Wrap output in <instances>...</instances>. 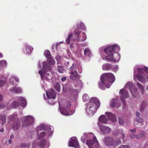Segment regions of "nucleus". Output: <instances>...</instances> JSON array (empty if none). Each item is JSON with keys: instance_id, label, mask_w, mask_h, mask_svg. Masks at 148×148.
I'll list each match as a JSON object with an SVG mask.
<instances>
[{"instance_id": "21", "label": "nucleus", "mask_w": 148, "mask_h": 148, "mask_svg": "<svg viewBox=\"0 0 148 148\" xmlns=\"http://www.w3.org/2000/svg\"><path fill=\"white\" fill-rule=\"evenodd\" d=\"M105 114L106 115L108 119L112 122L115 123L117 121V119L116 115L114 114L111 112H106Z\"/></svg>"}, {"instance_id": "40", "label": "nucleus", "mask_w": 148, "mask_h": 148, "mask_svg": "<svg viewBox=\"0 0 148 148\" xmlns=\"http://www.w3.org/2000/svg\"><path fill=\"white\" fill-rule=\"evenodd\" d=\"M6 121V118L5 116H0V125L4 124Z\"/></svg>"}, {"instance_id": "34", "label": "nucleus", "mask_w": 148, "mask_h": 148, "mask_svg": "<svg viewBox=\"0 0 148 148\" xmlns=\"http://www.w3.org/2000/svg\"><path fill=\"white\" fill-rule=\"evenodd\" d=\"M19 105L18 102L16 101H13L10 104V106L13 108H16L18 107Z\"/></svg>"}, {"instance_id": "30", "label": "nucleus", "mask_w": 148, "mask_h": 148, "mask_svg": "<svg viewBox=\"0 0 148 148\" xmlns=\"http://www.w3.org/2000/svg\"><path fill=\"white\" fill-rule=\"evenodd\" d=\"M15 81L17 82H19V79L18 77L15 76H11L10 79V84L14 85Z\"/></svg>"}, {"instance_id": "11", "label": "nucleus", "mask_w": 148, "mask_h": 148, "mask_svg": "<svg viewBox=\"0 0 148 148\" xmlns=\"http://www.w3.org/2000/svg\"><path fill=\"white\" fill-rule=\"evenodd\" d=\"M34 118L31 116L28 115L23 117L22 120V127H25L31 125H33L34 122Z\"/></svg>"}, {"instance_id": "43", "label": "nucleus", "mask_w": 148, "mask_h": 148, "mask_svg": "<svg viewBox=\"0 0 148 148\" xmlns=\"http://www.w3.org/2000/svg\"><path fill=\"white\" fill-rule=\"evenodd\" d=\"M119 66L117 65H112V67L111 69V70L114 71L115 73H116L119 70Z\"/></svg>"}, {"instance_id": "14", "label": "nucleus", "mask_w": 148, "mask_h": 148, "mask_svg": "<svg viewBox=\"0 0 148 148\" xmlns=\"http://www.w3.org/2000/svg\"><path fill=\"white\" fill-rule=\"evenodd\" d=\"M69 146L75 148H79L80 145L76 137H73L71 138L68 142Z\"/></svg>"}, {"instance_id": "55", "label": "nucleus", "mask_w": 148, "mask_h": 148, "mask_svg": "<svg viewBox=\"0 0 148 148\" xmlns=\"http://www.w3.org/2000/svg\"><path fill=\"white\" fill-rule=\"evenodd\" d=\"M56 58L58 62H60L61 60L62 62V57L60 56L57 55L56 57Z\"/></svg>"}, {"instance_id": "53", "label": "nucleus", "mask_w": 148, "mask_h": 148, "mask_svg": "<svg viewBox=\"0 0 148 148\" xmlns=\"http://www.w3.org/2000/svg\"><path fill=\"white\" fill-rule=\"evenodd\" d=\"M119 123L120 125H122L124 124V119L121 117L119 118Z\"/></svg>"}, {"instance_id": "28", "label": "nucleus", "mask_w": 148, "mask_h": 148, "mask_svg": "<svg viewBox=\"0 0 148 148\" xmlns=\"http://www.w3.org/2000/svg\"><path fill=\"white\" fill-rule=\"evenodd\" d=\"M76 82L73 83L74 86L80 89H81L82 87L83 84L82 81L79 79H77L74 81Z\"/></svg>"}, {"instance_id": "62", "label": "nucleus", "mask_w": 148, "mask_h": 148, "mask_svg": "<svg viewBox=\"0 0 148 148\" xmlns=\"http://www.w3.org/2000/svg\"><path fill=\"white\" fill-rule=\"evenodd\" d=\"M140 135L141 136V137H142L145 136L146 134L144 132L142 131L141 132Z\"/></svg>"}, {"instance_id": "56", "label": "nucleus", "mask_w": 148, "mask_h": 148, "mask_svg": "<svg viewBox=\"0 0 148 148\" xmlns=\"http://www.w3.org/2000/svg\"><path fill=\"white\" fill-rule=\"evenodd\" d=\"M5 83V80L3 79H0V87H2L4 86Z\"/></svg>"}, {"instance_id": "13", "label": "nucleus", "mask_w": 148, "mask_h": 148, "mask_svg": "<svg viewBox=\"0 0 148 148\" xmlns=\"http://www.w3.org/2000/svg\"><path fill=\"white\" fill-rule=\"evenodd\" d=\"M53 129V127L41 123L38 126L35 128V131L36 134L38 135L39 131L44 130L45 131L51 130Z\"/></svg>"}, {"instance_id": "32", "label": "nucleus", "mask_w": 148, "mask_h": 148, "mask_svg": "<svg viewBox=\"0 0 148 148\" xmlns=\"http://www.w3.org/2000/svg\"><path fill=\"white\" fill-rule=\"evenodd\" d=\"M112 65L110 64L106 63L102 65V69L103 70L109 71L111 70Z\"/></svg>"}, {"instance_id": "24", "label": "nucleus", "mask_w": 148, "mask_h": 148, "mask_svg": "<svg viewBox=\"0 0 148 148\" xmlns=\"http://www.w3.org/2000/svg\"><path fill=\"white\" fill-rule=\"evenodd\" d=\"M69 73L70 74V77L71 79L75 81L78 77L79 75L77 71H70Z\"/></svg>"}, {"instance_id": "41", "label": "nucleus", "mask_w": 148, "mask_h": 148, "mask_svg": "<svg viewBox=\"0 0 148 148\" xmlns=\"http://www.w3.org/2000/svg\"><path fill=\"white\" fill-rule=\"evenodd\" d=\"M58 71L60 73H63L66 71L65 69L61 65H58L57 66Z\"/></svg>"}, {"instance_id": "4", "label": "nucleus", "mask_w": 148, "mask_h": 148, "mask_svg": "<svg viewBox=\"0 0 148 148\" xmlns=\"http://www.w3.org/2000/svg\"><path fill=\"white\" fill-rule=\"evenodd\" d=\"M101 81L98 83L99 88L102 90L105 89V87L109 88L115 80L114 75L111 73L103 74L101 76Z\"/></svg>"}, {"instance_id": "51", "label": "nucleus", "mask_w": 148, "mask_h": 148, "mask_svg": "<svg viewBox=\"0 0 148 148\" xmlns=\"http://www.w3.org/2000/svg\"><path fill=\"white\" fill-rule=\"evenodd\" d=\"M146 105V103L145 102L143 101L142 103L140 109V111H143L144 110L145 108Z\"/></svg>"}, {"instance_id": "18", "label": "nucleus", "mask_w": 148, "mask_h": 148, "mask_svg": "<svg viewBox=\"0 0 148 148\" xmlns=\"http://www.w3.org/2000/svg\"><path fill=\"white\" fill-rule=\"evenodd\" d=\"M33 48L28 44L25 43L24 44L23 51L24 53L27 55H30L32 52Z\"/></svg>"}, {"instance_id": "8", "label": "nucleus", "mask_w": 148, "mask_h": 148, "mask_svg": "<svg viewBox=\"0 0 148 148\" xmlns=\"http://www.w3.org/2000/svg\"><path fill=\"white\" fill-rule=\"evenodd\" d=\"M62 90L64 92H67L71 99H76L78 95L77 89H73L72 84H67L63 85Z\"/></svg>"}, {"instance_id": "46", "label": "nucleus", "mask_w": 148, "mask_h": 148, "mask_svg": "<svg viewBox=\"0 0 148 148\" xmlns=\"http://www.w3.org/2000/svg\"><path fill=\"white\" fill-rule=\"evenodd\" d=\"M47 60L48 61V62H47V63L49 65H53L55 63V62L54 60L53 59H52V58H51Z\"/></svg>"}, {"instance_id": "48", "label": "nucleus", "mask_w": 148, "mask_h": 148, "mask_svg": "<svg viewBox=\"0 0 148 148\" xmlns=\"http://www.w3.org/2000/svg\"><path fill=\"white\" fill-rule=\"evenodd\" d=\"M89 97L88 95L86 94H84L83 96V99L84 102H86L89 100Z\"/></svg>"}, {"instance_id": "60", "label": "nucleus", "mask_w": 148, "mask_h": 148, "mask_svg": "<svg viewBox=\"0 0 148 148\" xmlns=\"http://www.w3.org/2000/svg\"><path fill=\"white\" fill-rule=\"evenodd\" d=\"M120 134L121 135V136L123 138H124L125 137V134L122 131L121 132Z\"/></svg>"}, {"instance_id": "59", "label": "nucleus", "mask_w": 148, "mask_h": 148, "mask_svg": "<svg viewBox=\"0 0 148 148\" xmlns=\"http://www.w3.org/2000/svg\"><path fill=\"white\" fill-rule=\"evenodd\" d=\"M5 105L3 103H0V109H4L5 108Z\"/></svg>"}, {"instance_id": "29", "label": "nucleus", "mask_w": 148, "mask_h": 148, "mask_svg": "<svg viewBox=\"0 0 148 148\" xmlns=\"http://www.w3.org/2000/svg\"><path fill=\"white\" fill-rule=\"evenodd\" d=\"M84 54L85 56H87L89 58L92 56L91 52L88 48H86L84 50Z\"/></svg>"}, {"instance_id": "50", "label": "nucleus", "mask_w": 148, "mask_h": 148, "mask_svg": "<svg viewBox=\"0 0 148 148\" xmlns=\"http://www.w3.org/2000/svg\"><path fill=\"white\" fill-rule=\"evenodd\" d=\"M30 145L28 143H22L21 145V148H29Z\"/></svg>"}, {"instance_id": "1", "label": "nucleus", "mask_w": 148, "mask_h": 148, "mask_svg": "<svg viewBox=\"0 0 148 148\" xmlns=\"http://www.w3.org/2000/svg\"><path fill=\"white\" fill-rule=\"evenodd\" d=\"M120 50L119 46L117 44H115L105 49L104 53L108 55L105 57L102 58L104 60H106L108 62H118L121 58L120 54L118 52Z\"/></svg>"}, {"instance_id": "5", "label": "nucleus", "mask_w": 148, "mask_h": 148, "mask_svg": "<svg viewBox=\"0 0 148 148\" xmlns=\"http://www.w3.org/2000/svg\"><path fill=\"white\" fill-rule=\"evenodd\" d=\"M134 78L136 77L138 80L142 83L146 82V77L148 79V67L143 66L141 67H134Z\"/></svg>"}, {"instance_id": "2", "label": "nucleus", "mask_w": 148, "mask_h": 148, "mask_svg": "<svg viewBox=\"0 0 148 148\" xmlns=\"http://www.w3.org/2000/svg\"><path fill=\"white\" fill-rule=\"evenodd\" d=\"M83 143H86L89 148H99V144L93 133H84L81 138Z\"/></svg>"}, {"instance_id": "25", "label": "nucleus", "mask_w": 148, "mask_h": 148, "mask_svg": "<svg viewBox=\"0 0 148 148\" xmlns=\"http://www.w3.org/2000/svg\"><path fill=\"white\" fill-rule=\"evenodd\" d=\"M121 103L120 101L118 99L117 97L113 99L110 104V106L114 107H117L120 106Z\"/></svg>"}, {"instance_id": "38", "label": "nucleus", "mask_w": 148, "mask_h": 148, "mask_svg": "<svg viewBox=\"0 0 148 148\" xmlns=\"http://www.w3.org/2000/svg\"><path fill=\"white\" fill-rule=\"evenodd\" d=\"M44 54L47 59V60H48L52 58L50 52L48 50H47L45 51L44 52Z\"/></svg>"}, {"instance_id": "16", "label": "nucleus", "mask_w": 148, "mask_h": 148, "mask_svg": "<svg viewBox=\"0 0 148 148\" xmlns=\"http://www.w3.org/2000/svg\"><path fill=\"white\" fill-rule=\"evenodd\" d=\"M103 143L107 146H114V139L111 137H107L103 139Z\"/></svg>"}, {"instance_id": "9", "label": "nucleus", "mask_w": 148, "mask_h": 148, "mask_svg": "<svg viewBox=\"0 0 148 148\" xmlns=\"http://www.w3.org/2000/svg\"><path fill=\"white\" fill-rule=\"evenodd\" d=\"M38 69H40L38 72L40 76H42L43 74H46L48 72L51 71L52 67L49 65L47 61L40 62L39 61L38 64Z\"/></svg>"}, {"instance_id": "15", "label": "nucleus", "mask_w": 148, "mask_h": 148, "mask_svg": "<svg viewBox=\"0 0 148 148\" xmlns=\"http://www.w3.org/2000/svg\"><path fill=\"white\" fill-rule=\"evenodd\" d=\"M119 94L120 95V99L123 103L124 105H126L125 99L129 97L128 92L122 88L119 91Z\"/></svg>"}, {"instance_id": "31", "label": "nucleus", "mask_w": 148, "mask_h": 148, "mask_svg": "<svg viewBox=\"0 0 148 148\" xmlns=\"http://www.w3.org/2000/svg\"><path fill=\"white\" fill-rule=\"evenodd\" d=\"M98 120L100 122L106 124L108 121V119L104 115H102L100 116L99 119Z\"/></svg>"}, {"instance_id": "12", "label": "nucleus", "mask_w": 148, "mask_h": 148, "mask_svg": "<svg viewBox=\"0 0 148 148\" xmlns=\"http://www.w3.org/2000/svg\"><path fill=\"white\" fill-rule=\"evenodd\" d=\"M46 94L48 99L47 103L50 105H53L55 104L56 103L53 100L55 99L56 93L53 88H51L46 92Z\"/></svg>"}, {"instance_id": "20", "label": "nucleus", "mask_w": 148, "mask_h": 148, "mask_svg": "<svg viewBox=\"0 0 148 148\" xmlns=\"http://www.w3.org/2000/svg\"><path fill=\"white\" fill-rule=\"evenodd\" d=\"M41 79L43 81V83H45L44 80H45L48 81L51 79L52 78V74L51 71L48 72L46 74H43L42 76H40Z\"/></svg>"}, {"instance_id": "33", "label": "nucleus", "mask_w": 148, "mask_h": 148, "mask_svg": "<svg viewBox=\"0 0 148 148\" xmlns=\"http://www.w3.org/2000/svg\"><path fill=\"white\" fill-rule=\"evenodd\" d=\"M7 65V63L5 60H3L0 61V69L6 67Z\"/></svg>"}, {"instance_id": "47", "label": "nucleus", "mask_w": 148, "mask_h": 148, "mask_svg": "<svg viewBox=\"0 0 148 148\" xmlns=\"http://www.w3.org/2000/svg\"><path fill=\"white\" fill-rule=\"evenodd\" d=\"M55 48L58 54L61 51V49L59 44L57 43L56 44V45Z\"/></svg>"}, {"instance_id": "7", "label": "nucleus", "mask_w": 148, "mask_h": 148, "mask_svg": "<svg viewBox=\"0 0 148 148\" xmlns=\"http://www.w3.org/2000/svg\"><path fill=\"white\" fill-rule=\"evenodd\" d=\"M71 103L69 101L64 100L63 103L62 105L59 103V108L61 113L63 115H71L75 112V109L71 108L69 111V108L71 106Z\"/></svg>"}, {"instance_id": "63", "label": "nucleus", "mask_w": 148, "mask_h": 148, "mask_svg": "<svg viewBox=\"0 0 148 148\" xmlns=\"http://www.w3.org/2000/svg\"><path fill=\"white\" fill-rule=\"evenodd\" d=\"M141 137V136L140 134H137L136 136V139H139Z\"/></svg>"}, {"instance_id": "64", "label": "nucleus", "mask_w": 148, "mask_h": 148, "mask_svg": "<svg viewBox=\"0 0 148 148\" xmlns=\"http://www.w3.org/2000/svg\"><path fill=\"white\" fill-rule=\"evenodd\" d=\"M136 128L132 130L131 129H130V132H132L133 133H136Z\"/></svg>"}, {"instance_id": "44", "label": "nucleus", "mask_w": 148, "mask_h": 148, "mask_svg": "<svg viewBox=\"0 0 148 148\" xmlns=\"http://www.w3.org/2000/svg\"><path fill=\"white\" fill-rule=\"evenodd\" d=\"M104 47H100L99 49V52L101 55V57L102 58H104L103 56V52H104V50L105 49Z\"/></svg>"}, {"instance_id": "23", "label": "nucleus", "mask_w": 148, "mask_h": 148, "mask_svg": "<svg viewBox=\"0 0 148 148\" xmlns=\"http://www.w3.org/2000/svg\"><path fill=\"white\" fill-rule=\"evenodd\" d=\"M62 62L63 64L66 67H68L71 64V61L69 57L64 56L62 58Z\"/></svg>"}, {"instance_id": "39", "label": "nucleus", "mask_w": 148, "mask_h": 148, "mask_svg": "<svg viewBox=\"0 0 148 148\" xmlns=\"http://www.w3.org/2000/svg\"><path fill=\"white\" fill-rule=\"evenodd\" d=\"M137 86L142 95L144 93V88L143 86L139 83L138 82L136 84Z\"/></svg>"}, {"instance_id": "6", "label": "nucleus", "mask_w": 148, "mask_h": 148, "mask_svg": "<svg viewBox=\"0 0 148 148\" xmlns=\"http://www.w3.org/2000/svg\"><path fill=\"white\" fill-rule=\"evenodd\" d=\"M99 100L97 97L91 98L89 101L85 104V110L90 116H92L96 112V110L100 106Z\"/></svg>"}, {"instance_id": "35", "label": "nucleus", "mask_w": 148, "mask_h": 148, "mask_svg": "<svg viewBox=\"0 0 148 148\" xmlns=\"http://www.w3.org/2000/svg\"><path fill=\"white\" fill-rule=\"evenodd\" d=\"M71 64H72L71 66L70 65V66H68L67 69L69 70H71V71H76V69L77 68L76 64L75 63Z\"/></svg>"}, {"instance_id": "3", "label": "nucleus", "mask_w": 148, "mask_h": 148, "mask_svg": "<svg viewBox=\"0 0 148 148\" xmlns=\"http://www.w3.org/2000/svg\"><path fill=\"white\" fill-rule=\"evenodd\" d=\"M74 35L73 37V34L71 33L68 35L65 40L66 44L70 45L71 42H84L87 38L86 33L78 29L74 30Z\"/></svg>"}, {"instance_id": "57", "label": "nucleus", "mask_w": 148, "mask_h": 148, "mask_svg": "<svg viewBox=\"0 0 148 148\" xmlns=\"http://www.w3.org/2000/svg\"><path fill=\"white\" fill-rule=\"evenodd\" d=\"M130 137L132 138H134L136 137V135L133 133H131L130 134Z\"/></svg>"}, {"instance_id": "54", "label": "nucleus", "mask_w": 148, "mask_h": 148, "mask_svg": "<svg viewBox=\"0 0 148 148\" xmlns=\"http://www.w3.org/2000/svg\"><path fill=\"white\" fill-rule=\"evenodd\" d=\"M135 121L140 123H141L143 122V119L139 117H137L135 120Z\"/></svg>"}, {"instance_id": "22", "label": "nucleus", "mask_w": 148, "mask_h": 148, "mask_svg": "<svg viewBox=\"0 0 148 148\" xmlns=\"http://www.w3.org/2000/svg\"><path fill=\"white\" fill-rule=\"evenodd\" d=\"M20 126L21 123L20 120L19 119H17L14 121L12 127L13 130L16 131L18 130Z\"/></svg>"}, {"instance_id": "61", "label": "nucleus", "mask_w": 148, "mask_h": 148, "mask_svg": "<svg viewBox=\"0 0 148 148\" xmlns=\"http://www.w3.org/2000/svg\"><path fill=\"white\" fill-rule=\"evenodd\" d=\"M120 148H129L128 145H123L121 146Z\"/></svg>"}, {"instance_id": "26", "label": "nucleus", "mask_w": 148, "mask_h": 148, "mask_svg": "<svg viewBox=\"0 0 148 148\" xmlns=\"http://www.w3.org/2000/svg\"><path fill=\"white\" fill-rule=\"evenodd\" d=\"M9 91L12 93H20L22 92V90L20 87L15 88L13 87L10 88L9 89Z\"/></svg>"}, {"instance_id": "49", "label": "nucleus", "mask_w": 148, "mask_h": 148, "mask_svg": "<svg viewBox=\"0 0 148 148\" xmlns=\"http://www.w3.org/2000/svg\"><path fill=\"white\" fill-rule=\"evenodd\" d=\"M82 50L80 49H78L76 51V53L78 55V57H81L82 56Z\"/></svg>"}, {"instance_id": "10", "label": "nucleus", "mask_w": 148, "mask_h": 148, "mask_svg": "<svg viewBox=\"0 0 148 148\" xmlns=\"http://www.w3.org/2000/svg\"><path fill=\"white\" fill-rule=\"evenodd\" d=\"M124 88L126 89L127 88L129 89L133 97L136 98L138 97V94L137 89L132 82H127L125 85Z\"/></svg>"}, {"instance_id": "19", "label": "nucleus", "mask_w": 148, "mask_h": 148, "mask_svg": "<svg viewBox=\"0 0 148 148\" xmlns=\"http://www.w3.org/2000/svg\"><path fill=\"white\" fill-rule=\"evenodd\" d=\"M49 140L43 139L40 142L39 146L40 148H47L49 147Z\"/></svg>"}, {"instance_id": "36", "label": "nucleus", "mask_w": 148, "mask_h": 148, "mask_svg": "<svg viewBox=\"0 0 148 148\" xmlns=\"http://www.w3.org/2000/svg\"><path fill=\"white\" fill-rule=\"evenodd\" d=\"M79 28H81L83 30H85L86 29V27L83 22H80L79 24H77V28L76 29L79 30Z\"/></svg>"}, {"instance_id": "42", "label": "nucleus", "mask_w": 148, "mask_h": 148, "mask_svg": "<svg viewBox=\"0 0 148 148\" xmlns=\"http://www.w3.org/2000/svg\"><path fill=\"white\" fill-rule=\"evenodd\" d=\"M122 141L120 140V139L116 138L115 139V140H114L113 146H116V145L121 144L122 143Z\"/></svg>"}, {"instance_id": "37", "label": "nucleus", "mask_w": 148, "mask_h": 148, "mask_svg": "<svg viewBox=\"0 0 148 148\" xmlns=\"http://www.w3.org/2000/svg\"><path fill=\"white\" fill-rule=\"evenodd\" d=\"M17 119H18V115L15 114L10 115L8 116V119L10 121L15 119L16 120Z\"/></svg>"}, {"instance_id": "52", "label": "nucleus", "mask_w": 148, "mask_h": 148, "mask_svg": "<svg viewBox=\"0 0 148 148\" xmlns=\"http://www.w3.org/2000/svg\"><path fill=\"white\" fill-rule=\"evenodd\" d=\"M55 88L58 91L60 92V85L59 83H56L55 85Z\"/></svg>"}, {"instance_id": "58", "label": "nucleus", "mask_w": 148, "mask_h": 148, "mask_svg": "<svg viewBox=\"0 0 148 148\" xmlns=\"http://www.w3.org/2000/svg\"><path fill=\"white\" fill-rule=\"evenodd\" d=\"M53 129H52L51 130H50L49 131H51V132L49 133L48 135V138H50V137H51L53 135Z\"/></svg>"}, {"instance_id": "17", "label": "nucleus", "mask_w": 148, "mask_h": 148, "mask_svg": "<svg viewBox=\"0 0 148 148\" xmlns=\"http://www.w3.org/2000/svg\"><path fill=\"white\" fill-rule=\"evenodd\" d=\"M97 124L99 127L100 130L103 133L109 134L110 133L111 129L109 127L100 125L99 122H97Z\"/></svg>"}, {"instance_id": "45", "label": "nucleus", "mask_w": 148, "mask_h": 148, "mask_svg": "<svg viewBox=\"0 0 148 148\" xmlns=\"http://www.w3.org/2000/svg\"><path fill=\"white\" fill-rule=\"evenodd\" d=\"M46 134V132L45 131H42L40 132L38 138V139H40L44 137Z\"/></svg>"}, {"instance_id": "27", "label": "nucleus", "mask_w": 148, "mask_h": 148, "mask_svg": "<svg viewBox=\"0 0 148 148\" xmlns=\"http://www.w3.org/2000/svg\"><path fill=\"white\" fill-rule=\"evenodd\" d=\"M17 100L21 103V106L23 107H25L27 105V101L25 98L22 97H18Z\"/></svg>"}]
</instances>
